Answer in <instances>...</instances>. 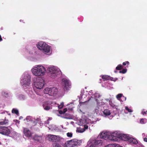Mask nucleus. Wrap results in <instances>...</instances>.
<instances>
[{
  "mask_svg": "<svg viewBox=\"0 0 147 147\" xmlns=\"http://www.w3.org/2000/svg\"><path fill=\"white\" fill-rule=\"evenodd\" d=\"M45 68L42 66H38L32 69L33 74L37 76H43L45 74Z\"/></svg>",
  "mask_w": 147,
  "mask_h": 147,
  "instance_id": "obj_2",
  "label": "nucleus"
},
{
  "mask_svg": "<svg viewBox=\"0 0 147 147\" xmlns=\"http://www.w3.org/2000/svg\"><path fill=\"white\" fill-rule=\"evenodd\" d=\"M147 121V120L146 119H142L140 120V123L142 124H144Z\"/></svg>",
  "mask_w": 147,
  "mask_h": 147,
  "instance_id": "obj_25",
  "label": "nucleus"
},
{
  "mask_svg": "<svg viewBox=\"0 0 147 147\" xmlns=\"http://www.w3.org/2000/svg\"><path fill=\"white\" fill-rule=\"evenodd\" d=\"M45 94H49V95L55 96L57 94L58 89L55 87L52 88H46L44 90Z\"/></svg>",
  "mask_w": 147,
  "mask_h": 147,
  "instance_id": "obj_4",
  "label": "nucleus"
},
{
  "mask_svg": "<svg viewBox=\"0 0 147 147\" xmlns=\"http://www.w3.org/2000/svg\"><path fill=\"white\" fill-rule=\"evenodd\" d=\"M57 136L51 134L48 135L47 136V139L49 141L52 142H56Z\"/></svg>",
  "mask_w": 147,
  "mask_h": 147,
  "instance_id": "obj_14",
  "label": "nucleus"
},
{
  "mask_svg": "<svg viewBox=\"0 0 147 147\" xmlns=\"http://www.w3.org/2000/svg\"><path fill=\"white\" fill-rule=\"evenodd\" d=\"M12 113H14L17 115L19 114V112L18 110L15 109H13L12 110Z\"/></svg>",
  "mask_w": 147,
  "mask_h": 147,
  "instance_id": "obj_24",
  "label": "nucleus"
},
{
  "mask_svg": "<svg viewBox=\"0 0 147 147\" xmlns=\"http://www.w3.org/2000/svg\"><path fill=\"white\" fill-rule=\"evenodd\" d=\"M111 132L104 131L102 132L99 135V136L101 138L100 139L103 140V139L106 140L109 139V140Z\"/></svg>",
  "mask_w": 147,
  "mask_h": 147,
  "instance_id": "obj_9",
  "label": "nucleus"
},
{
  "mask_svg": "<svg viewBox=\"0 0 147 147\" xmlns=\"http://www.w3.org/2000/svg\"><path fill=\"white\" fill-rule=\"evenodd\" d=\"M33 139L35 141L37 142H39L42 139V137L40 136H39L38 135H35L33 137Z\"/></svg>",
  "mask_w": 147,
  "mask_h": 147,
  "instance_id": "obj_22",
  "label": "nucleus"
},
{
  "mask_svg": "<svg viewBox=\"0 0 147 147\" xmlns=\"http://www.w3.org/2000/svg\"><path fill=\"white\" fill-rule=\"evenodd\" d=\"M102 78L104 81L110 79V77L107 75L102 76Z\"/></svg>",
  "mask_w": 147,
  "mask_h": 147,
  "instance_id": "obj_23",
  "label": "nucleus"
},
{
  "mask_svg": "<svg viewBox=\"0 0 147 147\" xmlns=\"http://www.w3.org/2000/svg\"><path fill=\"white\" fill-rule=\"evenodd\" d=\"M34 85L35 87L38 89L42 88L44 85V80L41 78H38L34 80Z\"/></svg>",
  "mask_w": 147,
  "mask_h": 147,
  "instance_id": "obj_5",
  "label": "nucleus"
},
{
  "mask_svg": "<svg viewBox=\"0 0 147 147\" xmlns=\"http://www.w3.org/2000/svg\"><path fill=\"white\" fill-rule=\"evenodd\" d=\"M59 113L61 114H62L64 113H63V111L60 110V111H59Z\"/></svg>",
  "mask_w": 147,
  "mask_h": 147,
  "instance_id": "obj_42",
  "label": "nucleus"
},
{
  "mask_svg": "<svg viewBox=\"0 0 147 147\" xmlns=\"http://www.w3.org/2000/svg\"><path fill=\"white\" fill-rule=\"evenodd\" d=\"M142 136L143 137L145 136L147 137V135L145 134L144 133H143L142 134Z\"/></svg>",
  "mask_w": 147,
  "mask_h": 147,
  "instance_id": "obj_43",
  "label": "nucleus"
},
{
  "mask_svg": "<svg viewBox=\"0 0 147 147\" xmlns=\"http://www.w3.org/2000/svg\"><path fill=\"white\" fill-rule=\"evenodd\" d=\"M24 132L26 136L27 137L31 136L32 134L30 130L27 128H24Z\"/></svg>",
  "mask_w": 147,
  "mask_h": 147,
  "instance_id": "obj_16",
  "label": "nucleus"
},
{
  "mask_svg": "<svg viewBox=\"0 0 147 147\" xmlns=\"http://www.w3.org/2000/svg\"><path fill=\"white\" fill-rule=\"evenodd\" d=\"M72 144L74 147L76 145H79L82 143L81 140H78L76 139H74L70 140Z\"/></svg>",
  "mask_w": 147,
  "mask_h": 147,
  "instance_id": "obj_13",
  "label": "nucleus"
},
{
  "mask_svg": "<svg viewBox=\"0 0 147 147\" xmlns=\"http://www.w3.org/2000/svg\"><path fill=\"white\" fill-rule=\"evenodd\" d=\"M47 70L51 74H53L55 76H57V71L53 67H49Z\"/></svg>",
  "mask_w": 147,
  "mask_h": 147,
  "instance_id": "obj_17",
  "label": "nucleus"
},
{
  "mask_svg": "<svg viewBox=\"0 0 147 147\" xmlns=\"http://www.w3.org/2000/svg\"><path fill=\"white\" fill-rule=\"evenodd\" d=\"M62 81L64 86V90L65 89L67 90L68 88H70L71 84L69 80L63 78L62 79Z\"/></svg>",
  "mask_w": 147,
  "mask_h": 147,
  "instance_id": "obj_12",
  "label": "nucleus"
},
{
  "mask_svg": "<svg viewBox=\"0 0 147 147\" xmlns=\"http://www.w3.org/2000/svg\"><path fill=\"white\" fill-rule=\"evenodd\" d=\"M128 141L130 143L136 144L138 143L137 141L135 139L131 138L130 136L128 139Z\"/></svg>",
  "mask_w": 147,
  "mask_h": 147,
  "instance_id": "obj_19",
  "label": "nucleus"
},
{
  "mask_svg": "<svg viewBox=\"0 0 147 147\" xmlns=\"http://www.w3.org/2000/svg\"><path fill=\"white\" fill-rule=\"evenodd\" d=\"M3 39L1 37V35H0V42L2 41Z\"/></svg>",
  "mask_w": 147,
  "mask_h": 147,
  "instance_id": "obj_45",
  "label": "nucleus"
},
{
  "mask_svg": "<svg viewBox=\"0 0 147 147\" xmlns=\"http://www.w3.org/2000/svg\"><path fill=\"white\" fill-rule=\"evenodd\" d=\"M63 113H64L67 111V109L66 108L64 109L63 110Z\"/></svg>",
  "mask_w": 147,
  "mask_h": 147,
  "instance_id": "obj_41",
  "label": "nucleus"
},
{
  "mask_svg": "<svg viewBox=\"0 0 147 147\" xmlns=\"http://www.w3.org/2000/svg\"><path fill=\"white\" fill-rule=\"evenodd\" d=\"M121 96L122 94H119L116 96V98L118 100H119L120 98L121 97Z\"/></svg>",
  "mask_w": 147,
  "mask_h": 147,
  "instance_id": "obj_33",
  "label": "nucleus"
},
{
  "mask_svg": "<svg viewBox=\"0 0 147 147\" xmlns=\"http://www.w3.org/2000/svg\"><path fill=\"white\" fill-rule=\"evenodd\" d=\"M125 110L127 111L128 112H131L132 111V110L129 109L127 107H125Z\"/></svg>",
  "mask_w": 147,
  "mask_h": 147,
  "instance_id": "obj_32",
  "label": "nucleus"
},
{
  "mask_svg": "<svg viewBox=\"0 0 147 147\" xmlns=\"http://www.w3.org/2000/svg\"><path fill=\"white\" fill-rule=\"evenodd\" d=\"M84 122V124H88V123L90 122V121L88 119H83V122Z\"/></svg>",
  "mask_w": 147,
  "mask_h": 147,
  "instance_id": "obj_26",
  "label": "nucleus"
},
{
  "mask_svg": "<svg viewBox=\"0 0 147 147\" xmlns=\"http://www.w3.org/2000/svg\"><path fill=\"white\" fill-rule=\"evenodd\" d=\"M30 117H26V119H28Z\"/></svg>",
  "mask_w": 147,
  "mask_h": 147,
  "instance_id": "obj_48",
  "label": "nucleus"
},
{
  "mask_svg": "<svg viewBox=\"0 0 147 147\" xmlns=\"http://www.w3.org/2000/svg\"><path fill=\"white\" fill-rule=\"evenodd\" d=\"M115 73H116V72H117V71H115Z\"/></svg>",
  "mask_w": 147,
  "mask_h": 147,
  "instance_id": "obj_51",
  "label": "nucleus"
},
{
  "mask_svg": "<svg viewBox=\"0 0 147 147\" xmlns=\"http://www.w3.org/2000/svg\"><path fill=\"white\" fill-rule=\"evenodd\" d=\"M97 100V99H96V100L97 102L98 107H96L95 109V113H96V114L101 115L102 113V110L104 107V105L105 104L103 102L98 103Z\"/></svg>",
  "mask_w": 147,
  "mask_h": 147,
  "instance_id": "obj_6",
  "label": "nucleus"
},
{
  "mask_svg": "<svg viewBox=\"0 0 147 147\" xmlns=\"http://www.w3.org/2000/svg\"><path fill=\"white\" fill-rule=\"evenodd\" d=\"M126 63L125 62H123V65H126Z\"/></svg>",
  "mask_w": 147,
  "mask_h": 147,
  "instance_id": "obj_46",
  "label": "nucleus"
},
{
  "mask_svg": "<svg viewBox=\"0 0 147 147\" xmlns=\"http://www.w3.org/2000/svg\"><path fill=\"white\" fill-rule=\"evenodd\" d=\"M114 146V145L113 144H110L108 145H107V146H105V147H113Z\"/></svg>",
  "mask_w": 147,
  "mask_h": 147,
  "instance_id": "obj_37",
  "label": "nucleus"
},
{
  "mask_svg": "<svg viewBox=\"0 0 147 147\" xmlns=\"http://www.w3.org/2000/svg\"><path fill=\"white\" fill-rule=\"evenodd\" d=\"M102 114L101 115L103 116L106 117L111 115L110 111L108 109H106L102 111Z\"/></svg>",
  "mask_w": 147,
  "mask_h": 147,
  "instance_id": "obj_18",
  "label": "nucleus"
},
{
  "mask_svg": "<svg viewBox=\"0 0 147 147\" xmlns=\"http://www.w3.org/2000/svg\"><path fill=\"white\" fill-rule=\"evenodd\" d=\"M2 94L4 96H5L6 97L8 95V93L7 92H3Z\"/></svg>",
  "mask_w": 147,
  "mask_h": 147,
  "instance_id": "obj_35",
  "label": "nucleus"
},
{
  "mask_svg": "<svg viewBox=\"0 0 147 147\" xmlns=\"http://www.w3.org/2000/svg\"><path fill=\"white\" fill-rule=\"evenodd\" d=\"M30 76L28 74H27L25 76L23 79L21 80V83L23 85H26L28 86L30 84Z\"/></svg>",
  "mask_w": 147,
  "mask_h": 147,
  "instance_id": "obj_7",
  "label": "nucleus"
},
{
  "mask_svg": "<svg viewBox=\"0 0 147 147\" xmlns=\"http://www.w3.org/2000/svg\"><path fill=\"white\" fill-rule=\"evenodd\" d=\"M92 91H90V93H91V92Z\"/></svg>",
  "mask_w": 147,
  "mask_h": 147,
  "instance_id": "obj_50",
  "label": "nucleus"
},
{
  "mask_svg": "<svg viewBox=\"0 0 147 147\" xmlns=\"http://www.w3.org/2000/svg\"><path fill=\"white\" fill-rule=\"evenodd\" d=\"M8 120L5 118L4 120H2L0 122V125L7 124H8Z\"/></svg>",
  "mask_w": 147,
  "mask_h": 147,
  "instance_id": "obj_21",
  "label": "nucleus"
},
{
  "mask_svg": "<svg viewBox=\"0 0 147 147\" xmlns=\"http://www.w3.org/2000/svg\"><path fill=\"white\" fill-rule=\"evenodd\" d=\"M142 113L143 115H145L147 113V111H144V112L142 111Z\"/></svg>",
  "mask_w": 147,
  "mask_h": 147,
  "instance_id": "obj_40",
  "label": "nucleus"
},
{
  "mask_svg": "<svg viewBox=\"0 0 147 147\" xmlns=\"http://www.w3.org/2000/svg\"><path fill=\"white\" fill-rule=\"evenodd\" d=\"M76 132L78 133H82L83 129L81 128L80 127H77V128Z\"/></svg>",
  "mask_w": 147,
  "mask_h": 147,
  "instance_id": "obj_27",
  "label": "nucleus"
},
{
  "mask_svg": "<svg viewBox=\"0 0 147 147\" xmlns=\"http://www.w3.org/2000/svg\"><path fill=\"white\" fill-rule=\"evenodd\" d=\"M55 147H62L61 145L59 144L56 143L55 146Z\"/></svg>",
  "mask_w": 147,
  "mask_h": 147,
  "instance_id": "obj_38",
  "label": "nucleus"
},
{
  "mask_svg": "<svg viewBox=\"0 0 147 147\" xmlns=\"http://www.w3.org/2000/svg\"><path fill=\"white\" fill-rule=\"evenodd\" d=\"M106 100L109 101V104L111 107H113L115 106L114 104H113L111 101H110L109 99H106Z\"/></svg>",
  "mask_w": 147,
  "mask_h": 147,
  "instance_id": "obj_30",
  "label": "nucleus"
},
{
  "mask_svg": "<svg viewBox=\"0 0 147 147\" xmlns=\"http://www.w3.org/2000/svg\"><path fill=\"white\" fill-rule=\"evenodd\" d=\"M52 104L51 102L45 101L43 103L42 106L45 110H49L52 108V105H51Z\"/></svg>",
  "mask_w": 147,
  "mask_h": 147,
  "instance_id": "obj_11",
  "label": "nucleus"
},
{
  "mask_svg": "<svg viewBox=\"0 0 147 147\" xmlns=\"http://www.w3.org/2000/svg\"><path fill=\"white\" fill-rule=\"evenodd\" d=\"M10 133V130L7 127L0 126V133L3 135L8 136Z\"/></svg>",
  "mask_w": 147,
  "mask_h": 147,
  "instance_id": "obj_10",
  "label": "nucleus"
},
{
  "mask_svg": "<svg viewBox=\"0 0 147 147\" xmlns=\"http://www.w3.org/2000/svg\"><path fill=\"white\" fill-rule=\"evenodd\" d=\"M37 47L45 54L49 52L50 51V47L46 43L42 42H39Z\"/></svg>",
  "mask_w": 147,
  "mask_h": 147,
  "instance_id": "obj_3",
  "label": "nucleus"
},
{
  "mask_svg": "<svg viewBox=\"0 0 147 147\" xmlns=\"http://www.w3.org/2000/svg\"><path fill=\"white\" fill-rule=\"evenodd\" d=\"M129 136L128 134H121L119 139L124 141H128Z\"/></svg>",
  "mask_w": 147,
  "mask_h": 147,
  "instance_id": "obj_15",
  "label": "nucleus"
},
{
  "mask_svg": "<svg viewBox=\"0 0 147 147\" xmlns=\"http://www.w3.org/2000/svg\"><path fill=\"white\" fill-rule=\"evenodd\" d=\"M73 134L71 132H68L67 133V136L68 137L71 138Z\"/></svg>",
  "mask_w": 147,
  "mask_h": 147,
  "instance_id": "obj_29",
  "label": "nucleus"
},
{
  "mask_svg": "<svg viewBox=\"0 0 147 147\" xmlns=\"http://www.w3.org/2000/svg\"><path fill=\"white\" fill-rule=\"evenodd\" d=\"M126 63V64H129V62L128 61H126L125 62Z\"/></svg>",
  "mask_w": 147,
  "mask_h": 147,
  "instance_id": "obj_47",
  "label": "nucleus"
},
{
  "mask_svg": "<svg viewBox=\"0 0 147 147\" xmlns=\"http://www.w3.org/2000/svg\"><path fill=\"white\" fill-rule=\"evenodd\" d=\"M94 97L96 98H98L100 96V95H99V94L98 93H96L94 95Z\"/></svg>",
  "mask_w": 147,
  "mask_h": 147,
  "instance_id": "obj_34",
  "label": "nucleus"
},
{
  "mask_svg": "<svg viewBox=\"0 0 147 147\" xmlns=\"http://www.w3.org/2000/svg\"><path fill=\"white\" fill-rule=\"evenodd\" d=\"M64 147H74L72 144L70 140L67 141L64 144Z\"/></svg>",
  "mask_w": 147,
  "mask_h": 147,
  "instance_id": "obj_20",
  "label": "nucleus"
},
{
  "mask_svg": "<svg viewBox=\"0 0 147 147\" xmlns=\"http://www.w3.org/2000/svg\"><path fill=\"white\" fill-rule=\"evenodd\" d=\"M122 72L123 74L125 73L127 71V69H123L122 70Z\"/></svg>",
  "mask_w": 147,
  "mask_h": 147,
  "instance_id": "obj_39",
  "label": "nucleus"
},
{
  "mask_svg": "<svg viewBox=\"0 0 147 147\" xmlns=\"http://www.w3.org/2000/svg\"><path fill=\"white\" fill-rule=\"evenodd\" d=\"M84 129H83V132L88 128V126L87 125H84Z\"/></svg>",
  "mask_w": 147,
  "mask_h": 147,
  "instance_id": "obj_36",
  "label": "nucleus"
},
{
  "mask_svg": "<svg viewBox=\"0 0 147 147\" xmlns=\"http://www.w3.org/2000/svg\"><path fill=\"white\" fill-rule=\"evenodd\" d=\"M144 141L147 142V138H144Z\"/></svg>",
  "mask_w": 147,
  "mask_h": 147,
  "instance_id": "obj_44",
  "label": "nucleus"
},
{
  "mask_svg": "<svg viewBox=\"0 0 147 147\" xmlns=\"http://www.w3.org/2000/svg\"><path fill=\"white\" fill-rule=\"evenodd\" d=\"M122 68V65H119L116 68V69L118 70H120Z\"/></svg>",
  "mask_w": 147,
  "mask_h": 147,
  "instance_id": "obj_28",
  "label": "nucleus"
},
{
  "mask_svg": "<svg viewBox=\"0 0 147 147\" xmlns=\"http://www.w3.org/2000/svg\"><path fill=\"white\" fill-rule=\"evenodd\" d=\"M120 134L119 132L117 131L112 132H111L109 140H111L116 141L117 140V138L119 139Z\"/></svg>",
  "mask_w": 147,
  "mask_h": 147,
  "instance_id": "obj_8",
  "label": "nucleus"
},
{
  "mask_svg": "<svg viewBox=\"0 0 147 147\" xmlns=\"http://www.w3.org/2000/svg\"><path fill=\"white\" fill-rule=\"evenodd\" d=\"M103 144L102 139L91 138L88 141L87 146L88 147H98L102 145Z\"/></svg>",
  "mask_w": 147,
  "mask_h": 147,
  "instance_id": "obj_1",
  "label": "nucleus"
},
{
  "mask_svg": "<svg viewBox=\"0 0 147 147\" xmlns=\"http://www.w3.org/2000/svg\"><path fill=\"white\" fill-rule=\"evenodd\" d=\"M63 106L64 103L63 102H62L61 103L60 105H58V107L59 109H61L63 107Z\"/></svg>",
  "mask_w": 147,
  "mask_h": 147,
  "instance_id": "obj_31",
  "label": "nucleus"
},
{
  "mask_svg": "<svg viewBox=\"0 0 147 147\" xmlns=\"http://www.w3.org/2000/svg\"><path fill=\"white\" fill-rule=\"evenodd\" d=\"M119 72L120 73H123L122 71H120Z\"/></svg>",
  "mask_w": 147,
  "mask_h": 147,
  "instance_id": "obj_49",
  "label": "nucleus"
}]
</instances>
